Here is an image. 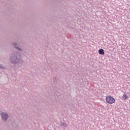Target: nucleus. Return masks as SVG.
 <instances>
[{
	"instance_id": "1",
	"label": "nucleus",
	"mask_w": 130,
	"mask_h": 130,
	"mask_svg": "<svg viewBox=\"0 0 130 130\" xmlns=\"http://www.w3.org/2000/svg\"><path fill=\"white\" fill-rule=\"evenodd\" d=\"M10 60L13 64H22L24 62L23 59L21 58V54L18 52H13L10 56Z\"/></svg>"
},
{
	"instance_id": "2",
	"label": "nucleus",
	"mask_w": 130,
	"mask_h": 130,
	"mask_svg": "<svg viewBox=\"0 0 130 130\" xmlns=\"http://www.w3.org/2000/svg\"><path fill=\"white\" fill-rule=\"evenodd\" d=\"M0 115L3 121L6 122L7 121V120H8V118H9V114L5 112H1V113H0Z\"/></svg>"
},
{
	"instance_id": "3",
	"label": "nucleus",
	"mask_w": 130,
	"mask_h": 130,
	"mask_svg": "<svg viewBox=\"0 0 130 130\" xmlns=\"http://www.w3.org/2000/svg\"><path fill=\"white\" fill-rule=\"evenodd\" d=\"M106 102L109 103V104H112L115 102V100L111 96H107L106 98Z\"/></svg>"
},
{
	"instance_id": "4",
	"label": "nucleus",
	"mask_w": 130,
	"mask_h": 130,
	"mask_svg": "<svg viewBox=\"0 0 130 130\" xmlns=\"http://www.w3.org/2000/svg\"><path fill=\"white\" fill-rule=\"evenodd\" d=\"M12 45L14 46V47L16 48V49H17V50H18V51H21L22 53H23V52H25L23 50V49L18 47V45L17 44V43H12Z\"/></svg>"
},
{
	"instance_id": "5",
	"label": "nucleus",
	"mask_w": 130,
	"mask_h": 130,
	"mask_svg": "<svg viewBox=\"0 0 130 130\" xmlns=\"http://www.w3.org/2000/svg\"><path fill=\"white\" fill-rule=\"evenodd\" d=\"M99 54H101V55H104V50L103 49H100L99 50Z\"/></svg>"
},
{
	"instance_id": "6",
	"label": "nucleus",
	"mask_w": 130,
	"mask_h": 130,
	"mask_svg": "<svg viewBox=\"0 0 130 130\" xmlns=\"http://www.w3.org/2000/svg\"><path fill=\"white\" fill-rule=\"evenodd\" d=\"M0 69L1 70H6V69H7V68L6 67V66L0 64Z\"/></svg>"
},
{
	"instance_id": "7",
	"label": "nucleus",
	"mask_w": 130,
	"mask_h": 130,
	"mask_svg": "<svg viewBox=\"0 0 130 130\" xmlns=\"http://www.w3.org/2000/svg\"><path fill=\"white\" fill-rule=\"evenodd\" d=\"M122 98L124 100H125L126 99H127L128 98V96H127L125 93H124V94L122 96Z\"/></svg>"
},
{
	"instance_id": "8",
	"label": "nucleus",
	"mask_w": 130,
	"mask_h": 130,
	"mask_svg": "<svg viewBox=\"0 0 130 130\" xmlns=\"http://www.w3.org/2000/svg\"><path fill=\"white\" fill-rule=\"evenodd\" d=\"M61 126L66 127L67 126V123H66L64 122H61Z\"/></svg>"
},
{
	"instance_id": "9",
	"label": "nucleus",
	"mask_w": 130,
	"mask_h": 130,
	"mask_svg": "<svg viewBox=\"0 0 130 130\" xmlns=\"http://www.w3.org/2000/svg\"><path fill=\"white\" fill-rule=\"evenodd\" d=\"M55 79L56 78H54L53 79V81L54 82V81H55Z\"/></svg>"
},
{
	"instance_id": "10",
	"label": "nucleus",
	"mask_w": 130,
	"mask_h": 130,
	"mask_svg": "<svg viewBox=\"0 0 130 130\" xmlns=\"http://www.w3.org/2000/svg\"><path fill=\"white\" fill-rule=\"evenodd\" d=\"M0 74H1V72H0Z\"/></svg>"
}]
</instances>
